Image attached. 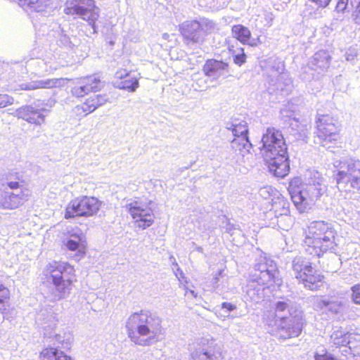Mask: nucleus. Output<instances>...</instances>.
<instances>
[{
    "label": "nucleus",
    "mask_w": 360,
    "mask_h": 360,
    "mask_svg": "<svg viewBox=\"0 0 360 360\" xmlns=\"http://www.w3.org/2000/svg\"><path fill=\"white\" fill-rule=\"evenodd\" d=\"M282 283L276 263L262 252L256 258L245 287L246 302L259 303L269 297L270 287Z\"/></svg>",
    "instance_id": "f257e3e1"
},
{
    "label": "nucleus",
    "mask_w": 360,
    "mask_h": 360,
    "mask_svg": "<svg viewBox=\"0 0 360 360\" xmlns=\"http://www.w3.org/2000/svg\"><path fill=\"white\" fill-rule=\"evenodd\" d=\"M129 338L136 345L149 346L158 341L164 335L162 319L149 310L133 313L126 322Z\"/></svg>",
    "instance_id": "f03ea898"
},
{
    "label": "nucleus",
    "mask_w": 360,
    "mask_h": 360,
    "mask_svg": "<svg viewBox=\"0 0 360 360\" xmlns=\"http://www.w3.org/2000/svg\"><path fill=\"white\" fill-rule=\"evenodd\" d=\"M261 142V152L269 172L277 177H285L289 172L290 163L287 145L281 131L274 127L266 129Z\"/></svg>",
    "instance_id": "7ed1b4c3"
},
{
    "label": "nucleus",
    "mask_w": 360,
    "mask_h": 360,
    "mask_svg": "<svg viewBox=\"0 0 360 360\" xmlns=\"http://www.w3.org/2000/svg\"><path fill=\"white\" fill-rule=\"evenodd\" d=\"M326 190L324 180L318 172H310L306 182H302L300 177L293 178L288 188L291 200L300 212L311 209Z\"/></svg>",
    "instance_id": "20e7f679"
},
{
    "label": "nucleus",
    "mask_w": 360,
    "mask_h": 360,
    "mask_svg": "<svg viewBox=\"0 0 360 360\" xmlns=\"http://www.w3.org/2000/svg\"><path fill=\"white\" fill-rule=\"evenodd\" d=\"M335 234L334 229L328 223L323 221L311 222L304 240L305 251L309 255L320 257L328 250H335Z\"/></svg>",
    "instance_id": "39448f33"
},
{
    "label": "nucleus",
    "mask_w": 360,
    "mask_h": 360,
    "mask_svg": "<svg viewBox=\"0 0 360 360\" xmlns=\"http://www.w3.org/2000/svg\"><path fill=\"white\" fill-rule=\"evenodd\" d=\"M36 321L38 326L44 330L45 338H54L58 345L54 344L56 347L44 349L40 354V360H72L63 352L58 348L61 345L62 348L68 349L70 345V335L67 338L56 332V322L58 321L53 311L41 310L37 316Z\"/></svg>",
    "instance_id": "423d86ee"
},
{
    "label": "nucleus",
    "mask_w": 360,
    "mask_h": 360,
    "mask_svg": "<svg viewBox=\"0 0 360 360\" xmlns=\"http://www.w3.org/2000/svg\"><path fill=\"white\" fill-rule=\"evenodd\" d=\"M274 309L280 319L279 326L283 333L282 338L299 336L302 329L303 316L296 304L289 299L281 298L274 303Z\"/></svg>",
    "instance_id": "0eeeda50"
},
{
    "label": "nucleus",
    "mask_w": 360,
    "mask_h": 360,
    "mask_svg": "<svg viewBox=\"0 0 360 360\" xmlns=\"http://www.w3.org/2000/svg\"><path fill=\"white\" fill-rule=\"evenodd\" d=\"M49 273L54 288L47 298L54 302L66 297L70 292L75 279L74 267L67 262H54L50 264Z\"/></svg>",
    "instance_id": "6e6552de"
},
{
    "label": "nucleus",
    "mask_w": 360,
    "mask_h": 360,
    "mask_svg": "<svg viewBox=\"0 0 360 360\" xmlns=\"http://www.w3.org/2000/svg\"><path fill=\"white\" fill-rule=\"evenodd\" d=\"M333 164L337 171L335 180L340 191L360 190V160L345 157L335 160Z\"/></svg>",
    "instance_id": "1a4fd4ad"
},
{
    "label": "nucleus",
    "mask_w": 360,
    "mask_h": 360,
    "mask_svg": "<svg viewBox=\"0 0 360 360\" xmlns=\"http://www.w3.org/2000/svg\"><path fill=\"white\" fill-rule=\"evenodd\" d=\"M289 202L283 197L272 200L271 209L264 213L268 226L288 231L293 224V219L289 214Z\"/></svg>",
    "instance_id": "9d476101"
},
{
    "label": "nucleus",
    "mask_w": 360,
    "mask_h": 360,
    "mask_svg": "<svg viewBox=\"0 0 360 360\" xmlns=\"http://www.w3.org/2000/svg\"><path fill=\"white\" fill-rule=\"evenodd\" d=\"M64 13L87 21L93 30L92 33L97 32L95 22L99 17V8L94 0H68Z\"/></svg>",
    "instance_id": "9b49d317"
},
{
    "label": "nucleus",
    "mask_w": 360,
    "mask_h": 360,
    "mask_svg": "<svg viewBox=\"0 0 360 360\" xmlns=\"http://www.w3.org/2000/svg\"><path fill=\"white\" fill-rule=\"evenodd\" d=\"M292 266L295 278L300 280L305 288L317 290L323 286V276L316 273L309 260L296 257Z\"/></svg>",
    "instance_id": "f8f14e48"
},
{
    "label": "nucleus",
    "mask_w": 360,
    "mask_h": 360,
    "mask_svg": "<svg viewBox=\"0 0 360 360\" xmlns=\"http://www.w3.org/2000/svg\"><path fill=\"white\" fill-rule=\"evenodd\" d=\"M18 181H13L11 176L6 179L7 186L13 190L12 192H4L0 195V207L4 209H15L22 205L28 200L30 191L22 184L23 181L20 176L16 177Z\"/></svg>",
    "instance_id": "ddd939ff"
},
{
    "label": "nucleus",
    "mask_w": 360,
    "mask_h": 360,
    "mask_svg": "<svg viewBox=\"0 0 360 360\" xmlns=\"http://www.w3.org/2000/svg\"><path fill=\"white\" fill-rule=\"evenodd\" d=\"M338 122L329 115H319L316 120V135L314 142L323 147L337 141L339 138ZM328 148L330 146H328Z\"/></svg>",
    "instance_id": "4468645a"
},
{
    "label": "nucleus",
    "mask_w": 360,
    "mask_h": 360,
    "mask_svg": "<svg viewBox=\"0 0 360 360\" xmlns=\"http://www.w3.org/2000/svg\"><path fill=\"white\" fill-rule=\"evenodd\" d=\"M101 203L94 197L82 196L70 202L65 209V218L70 219L75 217H89L96 214Z\"/></svg>",
    "instance_id": "2eb2a0df"
},
{
    "label": "nucleus",
    "mask_w": 360,
    "mask_h": 360,
    "mask_svg": "<svg viewBox=\"0 0 360 360\" xmlns=\"http://www.w3.org/2000/svg\"><path fill=\"white\" fill-rule=\"evenodd\" d=\"M134 219L135 226L141 229L150 227L154 221V214L150 207L140 202L134 201L126 205Z\"/></svg>",
    "instance_id": "dca6fc26"
},
{
    "label": "nucleus",
    "mask_w": 360,
    "mask_h": 360,
    "mask_svg": "<svg viewBox=\"0 0 360 360\" xmlns=\"http://www.w3.org/2000/svg\"><path fill=\"white\" fill-rule=\"evenodd\" d=\"M49 112V110L39 105L34 107L32 105H25L15 110V115L30 124L40 126L45 122Z\"/></svg>",
    "instance_id": "f3484780"
},
{
    "label": "nucleus",
    "mask_w": 360,
    "mask_h": 360,
    "mask_svg": "<svg viewBox=\"0 0 360 360\" xmlns=\"http://www.w3.org/2000/svg\"><path fill=\"white\" fill-rule=\"evenodd\" d=\"M179 32L185 43L190 46L201 44L205 41V36L201 33L200 25L197 20H188L179 25Z\"/></svg>",
    "instance_id": "a211bd4d"
},
{
    "label": "nucleus",
    "mask_w": 360,
    "mask_h": 360,
    "mask_svg": "<svg viewBox=\"0 0 360 360\" xmlns=\"http://www.w3.org/2000/svg\"><path fill=\"white\" fill-rule=\"evenodd\" d=\"M330 56L329 53L323 50L317 51L308 63V66L304 68L302 74V79L309 81L314 77V73L310 75H307L308 70L316 72L320 74L321 72L326 70L330 65Z\"/></svg>",
    "instance_id": "6ab92c4d"
},
{
    "label": "nucleus",
    "mask_w": 360,
    "mask_h": 360,
    "mask_svg": "<svg viewBox=\"0 0 360 360\" xmlns=\"http://www.w3.org/2000/svg\"><path fill=\"white\" fill-rule=\"evenodd\" d=\"M281 113L283 117H289V128L288 131L295 140L303 141L307 143L309 139V135L311 129V124L307 120L300 121L298 119L295 117L291 118V115H287L288 112L285 109H282Z\"/></svg>",
    "instance_id": "aec40b11"
},
{
    "label": "nucleus",
    "mask_w": 360,
    "mask_h": 360,
    "mask_svg": "<svg viewBox=\"0 0 360 360\" xmlns=\"http://www.w3.org/2000/svg\"><path fill=\"white\" fill-rule=\"evenodd\" d=\"M191 355L193 360H222L221 349L212 344H205L203 342L198 344L191 350Z\"/></svg>",
    "instance_id": "412c9836"
},
{
    "label": "nucleus",
    "mask_w": 360,
    "mask_h": 360,
    "mask_svg": "<svg viewBox=\"0 0 360 360\" xmlns=\"http://www.w3.org/2000/svg\"><path fill=\"white\" fill-rule=\"evenodd\" d=\"M79 86L72 88V94L76 97H83L89 93L98 91L104 86V82L96 75L84 77L79 82Z\"/></svg>",
    "instance_id": "4be33fe9"
},
{
    "label": "nucleus",
    "mask_w": 360,
    "mask_h": 360,
    "mask_svg": "<svg viewBox=\"0 0 360 360\" xmlns=\"http://www.w3.org/2000/svg\"><path fill=\"white\" fill-rule=\"evenodd\" d=\"M64 84V79H44L29 82H24L18 85V88H15V91L25 90L31 91L37 89H51L62 86Z\"/></svg>",
    "instance_id": "5701e85b"
},
{
    "label": "nucleus",
    "mask_w": 360,
    "mask_h": 360,
    "mask_svg": "<svg viewBox=\"0 0 360 360\" xmlns=\"http://www.w3.org/2000/svg\"><path fill=\"white\" fill-rule=\"evenodd\" d=\"M269 65L271 70V74L269 77L278 78L279 80H283L284 85L281 86L280 84L279 86H283L282 89L288 91L290 87L292 79L290 77V74L287 71H285L284 63L278 60H269Z\"/></svg>",
    "instance_id": "b1692460"
},
{
    "label": "nucleus",
    "mask_w": 360,
    "mask_h": 360,
    "mask_svg": "<svg viewBox=\"0 0 360 360\" xmlns=\"http://www.w3.org/2000/svg\"><path fill=\"white\" fill-rule=\"evenodd\" d=\"M231 32L233 37L244 45L255 47L262 43L259 37L252 38L250 30L243 25H233Z\"/></svg>",
    "instance_id": "393cba45"
},
{
    "label": "nucleus",
    "mask_w": 360,
    "mask_h": 360,
    "mask_svg": "<svg viewBox=\"0 0 360 360\" xmlns=\"http://www.w3.org/2000/svg\"><path fill=\"white\" fill-rule=\"evenodd\" d=\"M229 63L215 59L207 60L203 66V72L208 76L214 79L225 75L229 72Z\"/></svg>",
    "instance_id": "a878e982"
},
{
    "label": "nucleus",
    "mask_w": 360,
    "mask_h": 360,
    "mask_svg": "<svg viewBox=\"0 0 360 360\" xmlns=\"http://www.w3.org/2000/svg\"><path fill=\"white\" fill-rule=\"evenodd\" d=\"M252 145L250 143L248 136H239L234 138L231 142V148L233 153L237 155L244 157L246 154L250 153Z\"/></svg>",
    "instance_id": "bb28decb"
},
{
    "label": "nucleus",
    "mask_w": 360,
    "mask_h": 360,
    "mask_svg": "<svg viewBox=\"0 0 360 360\" xmlns=\"http://www.w3.org/2000/svg\"><path fill=\"white\" fill-rule=\"evenodd\" d=\"M226 129L231 131L234 138L239 136H248V128L245 121L239 119H232L226 123Z\"/></svg>",
    "instance_id": "cd10ccee"
},
{
    "label": "nucleus",
    "mask_w": 360,
    "mask_h": 360,
    "mask_svg": "<svg viewBox=\"0 0 360 360\" xmlns=\"http://www.w3.org/2000/svg\"><path fill=\"white\" fill-rule=\"evenodd\" d=\"M22 7L27 6L31 11L37 13L46 11L51 4V0H19Z\"/></svg>",
    "instance_id": "c85d7f7f"
},
{
    "label": "nucleus",
    "mask_w": 360,
    "mask_h": 360,
    "mask_svg": "<svg viewBox=\"0 0 360 360\" xmlns=\"http://www.w3.org/2000/svg\"><path fill=\"white\" fill-rule=\"evenodd\" d=\"M302 12L305 17L318 19L323 17L324 11L323 8H319V5H315V3L311 1V0H308L304 4Z\"/></svg>",
    "instance_id": "c756f323"
},
{
    "label": "nucleus",
    "mask_w": 360,
    "mask_h": 360,
    "mask_svg": "<svg viewBox=\"0 0 360 360\" xmlns=\"http://www.w3.org/2000/svg\"><path fill=\"white\" fill-rule=\"evenodd\" d=\"M263 321L264 323L269 327L275 328V329L280 333V336L282 338V334H283L281 328L279 326L280 319H278L276 312L275 310L273 311H267L263 314Z\"/></svg>",
    "instance_id": "7c9ffc66"
},
{
    "label": "nucleus",
    "mask_w": 360,
    "mask_h": 360,
    "mask_svg": "<svg viewBox=\"0 0 360 360\" xmlns=\"http://www.w3.org/2000/svg\"><path fill=\"white\" fill-rule=\"evenodd\" d=\"M115 87L134 92L139 87V80L136 77L129 75L128 78L114 83Z\"/></svg>",
    "instance_id": "2f4dec72"
},
{
    "label": "nucleus",
    "mask_w": 360,
    "mask_h": 360,
    "mask_svg": "<svg viewBox=\"0 0 360 360\" xmlns=\"http://www.w3.org/2000/svg\"><path fill=\"white\" fill-rule=\"evenodd\" d=\"M269 86L268 87V90L270 94L276 93L278 91V92H280L282 96H286V95H288L291 92L292 89V82L290 84V87L289 88V89H288V91L287 90L285 91V89H282L283 86L280 87L279 86H280V84L281 86L284 85L283 80H279V79H278V78H270V79L269 81Z\"/></svg>",
    "instance_id": "473e14b6"
},
{
    "label": "nucleus",
    "mask_w": 360,
    "mask_h": 360,
    "mask_svg": "<svg viewBox=\"0 0 360 360\" xmlns=\"http://www.w3.org/2000/svg\"><path fill=\"white\" fill-rule=\"evenodd\" d=\"M321 303L322 307L334 314H340L345 308V303L341 300H321Z\"/></svg>",
    "instance_id": "72a5a7b5"
},
{
    "label": "nucleus",
    "mask_w": 360,
    "mask_h": 360,
    "mask_svg": "<svg viewBox=\"0 0 360 360\" xmlns=\"http://www.w3.org/2000/svg\"><path fill=\"white\" fill-rule=\"evenodd\" d=\"M349 336L350 335L342 330H335L330 335V341L337 347L346 346L350 342Z\"/></svg>",
    "instance_id": "f704fd0d"
},
{
    "label": "nucleus",
    "mask_w": 360,
    "mask_h": 360,
    "mask_svg": "<svg viewBox=\"0 0 360 360\" xmlns=\"http://www.w3.org/2000/svg\"><path fill=\"white\" fill-rule=\"evenodd\" d=\"M201 33L205 37L206 35L214 32L217 30V25L215 22L207 18H200L199 20Z\"/></svg>",
    "instance_id": "c9c22d12"
},
{
    "label": "nucleus",
    "mask_w": 360,
    "mask_h": 360,
    "mask_svg": "<svg viewBox=\"0 0 360 360\" xmlns=\"http://www.w3.org/2000/svg\"><path fill=\"white\" fill-rule=\"evenodd\" d=\"M236 309V304L231 302H222L221 304L220 305L219 309H216L215 314L218 317H221L223 319L229 318L231 312L233 311Z\"/></svg>",
    "instance_id": "e433bc0d"
},
{
    "label": "nucleus",
    "mask_w": 360,
    "mask_h": 360,
    "mask_svg": "<svg viewBox=\"0 0 360 360\" xmlns=\"http://www.w3.org/2000/svg\"><path fill=\"white\" fill-rule=\"evenodd\" d=\"M65 245L69 250H77L80 255L85 252L86 241H77L75 240L67 239Z\"/></svg>",
    "instance_id": "4c0bfd02"
},
{
    "label": "nucleus",
    "mask_w": 360,
    "mask_h": 360,
    "mask_svg": "<svg viewBox=\"0 0 360 360\" xmlns=\"http://www.w3.org/2000/svg\"><path fill=\"white\" fill-rule=\"evenodd\" d=\"M232 52L233 62L236 65L241 66L246 62L247 56L245 53L243 48H237L236 49H230Z\"/></svg>",
    "instance_id": "58836bf2"
},
{
    "label": "nucleus",
    "mask_w": 360,
    "mask_h": 360,
    "mask_svg": "<svg viewBox=\"0 0 360 360\" xmlns=\"http://www.w3.org/2000/svg\"><path fill=\"white\" fill-rule=\"evenodd\" d=\"M10 297L9 290L4 285L0 280V312L6 311V301Z\"/></svg>",
    "instance_id": "ea45409f"
},
{
    "label": "nucleus",
    "mask_w": 360,
    "mask_h": 360,
    "mask_svg": "<svg viewBox=\"0 0 360 360\" xmlns=\"http://www.w3.org/2000/svg\"><path fill=\"white\" fill-rule=\"evenodd\" d=\"M354 7V2L352 0H338L335 11L337 13H349Z\"/></svg>",
    "instance_id": "a19ab883"
},
{
    "label": "nucleus",
    "mask_w": 360,
    "mask_h": 360,
    "mask_svg": "<svg viewBox=\"0 0 360 360\" xmlns=\"http://www.w3.org/2000/svg\"><path fill=\"white\" fill-rule=\"evenodd\" d=\"M108 99V96L106 94L97 95L89 98L90 101H92L91 103V106L94 107L96 110L107 103Z\"/></svg>",
    "instance_id": "79ce46f5"
},
{
    "label": "nucleus",
    "mask_w": 360,
    "mask_h": 360,
    "mask_svg": "<svg viewBox=\"0 0 360 360\" xmlns=\"http://www.w3.org/2000/svg\"><path fill=\"white\" fill-rule=\"evenodd\" d=\"M352 295V299L356 304H360V283L351 288Z\"/></svg>",
    "instance_id": "37998d69"
},
{
    "label": "nucleus",
    "mask_w": 360,
    "mask_h": 360,
    "mask_svg": "<svg viewBox=\"0 0 360 360\" xmlns=\"http://www.w3.org/2000/svg\"><path fill=\"white\" fill-rule=\"evenodd\" d=\"M274 191V190L271 186H266L260 188L258 193L259 196L262 197V198L269 199L271 197Z\"/></svg>",
    "instance_id": "c03bdc74"
},
{
    "label": "nucleus",
    "mask_w": 360,
    "mask_h": 360,
    "mask_svg": "<svg viewBox=\"0 0 360 360\" xmlns=\"http://www.w3.org/2000/svg\"><path fill=\"white\" fill-rule=\"evenodd\" d=\"M13 97L7 94H0V108H5L13 103Z\"/></svg>",
    "instance_id": "a18cd8bd"
},
{
    "label": "nucleus",
    "mask_w": 360,
    "mask_h": 360,
    "mask_svg": "<svg viewBox=\"0 0 360 360\" xmlns=\"http://www.w3.org/2000/svg\"><path fill=\"white\" fill-rule=\"evenodd\" d=\"M92 101H90L89 99H87L86 101V102L81 106H77V111H79L80 110H82L83 112H94L96 109L91 106V103Z\"/></svg>",
    "instance_id": "49530a36"
},
{
    "label": "nucleus",
    "mask_w": 360,
    "mask_h": 360,
    "mask_svg": "<svg viewBox=\"0 0 360 360\" xmlns=\"http://www.w3.org/2000/svg\"><path fill=\"white\" fill-rule=\"evenodd\" d=\"M75 240L77 241H86L85 236L82 231V230H76V232L75 233V235H71V236L68 237V239Z\"/></svg>",
    "instance_id": "de8ad7c7"
},
{
    "label": "nucleus",
    "mask_w": 360,
    "mask_h": 360,
    "mask_svg": "<svg viewBox=\"0 0 360 360\" xmlns=\"http://www.w3.org/2000/svg\"><path fill=\"white\" fill-rule=\"evenodd\" d=\"M290 0H272L274 6L277 10L283 9V5H286Z\"/></svg>",
    "instance_id": "09e8293b"
},
{
    "label": "nucleus",
    "mask_w": 360,
    "mask_h": 360,
    "mask_svg": "<svg viewBox=\"0 0 360 360\" xmlns=\"http://www.w3.org/2000/svg\"><path fill=\"white\" fill-rule=\"evenodd\" d=\"M129 75H130L126 70H118L115 74V77L116 79H119L121 80L124 79L125 78H128Z\"/></svg>",
    "instance_id": "8fccbe9b"
},
{
    "label": "nucleus",
    "mask_w": 360,
    "mask_h": 360,
    "mask_svg": "<svg viewBox=\"0 0 360 360\" xmlns=\"http://www.w3.org/2000/svg\"><path fill=\"white\" fill-rule=\"evenodd\" d=\"M311 1L314 2L315 5H319V8L324 9L329 5L331 0H311Z\"/></svg>",
    "instance_id": "3c124183"
},
{
    "label": "nucleus",
    "mask_w": 360,
    "mask_h": 360,
    "mask_svg": "<svg viewBox=\"0 0 360 360\" xmlns=\"http://www.w3.org/2000/svg\"><path fill=\"white\" fill-rule=\"evenodd\" d=\"M346 60L348 61H352L356 57V52L354 49H349L345 54Z\"/></svg>",
    "instance_id": "603ef678"
},
{
    "label": "nucleus",
    "mask_w": 360,
    "mask_h": 360,
    "mask_svg": "<svg viewBox=\"0 0 360 360\" xmlns=\"http://www.w3.org/2000/svg\"><path fill=\"white\" fill-rule=\"evenodd\" d=\"M76 230H81L78 227H68L67 228V234H68V236L70 237L71 236V235H75V233L76 232Z\"/></svg>",
    "instance_id": "864d4df0"
},
{
    "label": "nucleus",
    "mask_w": 360,
    "mask_h": 360,
    "mask_svg": "<svg viewBox=\"0 0 360 360\" xmlns=\"http://www.w3.org/2000/svg\"><path fill=\"white\" fill-rule=\"evenodd\" d=\"M190 293L193 297H197V293L193 290H188L186 292V294Z\"/></svg>",
    "instance_id": "5fc2aeb1"
},
{
    "label": "nucleus",
    "mask_w": 360,
    "mask_h": 360,
    "mask_svg": "<svg viewBox=\"0 0 360 360\" xmlns=\"http://www.w3.org/2000/svg\"><path fill=\"white\" fill-rule=\"evenodd\" d=\"M176 266H177V269H176V271L177 272H180V277L181 278H184V273L183 271L180 269V268L178 266V264H176Z\"/></svg>",
    "instance_id": "6e6d98bb"
},
{
    "label": "nucleus",
    "mask_w": 360,
    "mask_h": 360,
    "mask_svg": "<svg viewBox=\"0 0 360 360\" xmlns=\"http://www.w3.org/2000/svg\"><path fill=\"white\" fill-rule=\"evenodd\" d=\"M195 250H196V251H198V252H202L203 249H202V247H200V246H196V247H195Z\"/></svg>",
    "instance_id": "4d7b16f0"
},
{
    "label": "nucleus",
    "mask_w": 360,
    "mask_h": 360,
    "mask_svg": "<svg viewBox=\"0 0 360 360\" xmlns=\"http://www.w3.org/2000/svg\"><path fill=\"white\" fill-rule=\"evenodd\" d=\"M357 11L359 13V16L358 18H360V1L359 2L357 6H356Z\"/></svg>",
    "instance_id": "13d9d810"
},
{
    "label": "nucleus",
    "mask_w": 360,
    "mask_h": 360,
    "mask_svg": "<svg viewBox=\"0 0 360 360\" xmlns=\"http://www.w3.org/2000/svg\"><path fill=\"white\" fill-rule=\"evenodd\" d=\"M169 37V34H167V33H164V34H162V37H163V39H167Z\"/></svg>",
    "instance_id": "bf43d9fd"
},
{
    "label": "nucleus",
    "mask_w": 360,
    "mask_h": 360,
    "mask_svg": "<svg viewBox=\"0 0 360 360\" xmlns=\"http://www.w3.org/2000/svg\"><path fill=\"white\" fill-rule=\"evenodd\" d=\"M65 39H63V41H65V43H68L69 42V39H68V37H64Z\"/></svg>",
    "instance_id": "052dcab7"
},
{
    "label": "nucleus",
    "mask_w": 360,
    "mask_h": 360,
    "mask_svg": "<svg viewBox=\"0 0 360 360\" xmlns=\"http://www.w3.org/2000/svg\"><path fill=\"white\" fill-rule=\"evenodd\" d=\"M175 274L176 276V277L178 278L179 280H180V277L178 276V274H180V272H175Z\"/></svg>",
    "instance_id": "680f3d73"
}]
</instances>
